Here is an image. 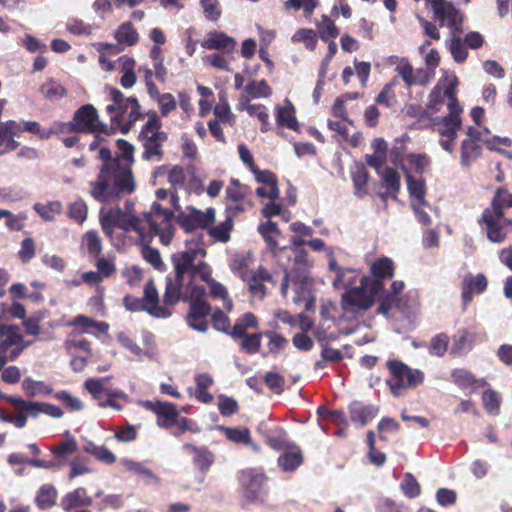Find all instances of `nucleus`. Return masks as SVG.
Wrapping results in <instances>:
<instances>
[{"label": "nucleus", "instance_id": "nucleus-37", "mask_svg": "<svg viewBox=\"0 0 512 512\" xmlns=\"http://www.w3.org/2000/svg\"><path fill=\"white\" fill-rule=\"evenodd\" d=\"M184 286L183 279H174L167 277L166 287L163 295L164 305L168 308L174 306L181 299V289Z\"/></svg>", "mask_w": 512, "mask_h": 512}, {"label": "nucleus", "instance_id": "nucleus-22", "mask_svg": "<svg viewBox=\"0 0 512 512\" xmlns=\"http://www.w3.org/2000/svg\"><path fill=\"white\" fill-rule=\"evenodd\" d=\"M93 504V499L88 495L84 487H78L65 494L60 501L61 508L68 512L78 507H89Z\"/></svg>", "mask_w": 512, "mask_h": 512}, {"label": "nucleus", "instance_id": "nucleus-57", "mask_svg": "<svg viewBox=\"0 0 512 512\" xmlns=\"http://www.w3.org/2000/svg\"><path fill=\"white\" fill-rule=\"evenodd\" d=\"M246 93L251 98H267L272 94V89L267 81L262 79L260 81L252 80L245 87Z\"/></svg>", "mask_w": 512, "mask_h": 512}, {"label": "nucleus", "instance_id": "nucleus-56", "mask_svg": "<svg viewBox=\"0 0 512 512\" xmlns=\"http://www.w3.org/2000/svg\"><path fill=\"white\" fill-rule=\"evenodd\" d=\"M266 444L273 450L280 451L290 448L295 443L287 440V433L283 429L272 432L266 437Z\"/></svg>", "mask_w": 512, "mask_h": 512}, {"label": "nucleus", "instance_id": "nucleus-25", "mask_svg": "<svg viewBox=\"0 0 512 512\" xmlns=\"http://www.w3.org/2000/svg\"><path fill=\"white\" fill-rule=\"evenodd\" d=\"M476 341V334L466 328L459 329L453 336V345L450 351L452 356H462L472 350Z\"/></svg>", "mask_w": 512, "mask_h": 512}, {"label": "nucleus", "instance_id": "nucleus-4", "mask_svg": "<svg viewBox=\"0 0 512 512\" xmlns=\"http://www.w3.org/2000/svg\"><path fill=\"white\" fill-rule=\"evenodd\" d=\"M237 480L242 508L265 501L268 494L267 483L269 478L262 470L256 468L240 470L237 473Z\"/></svg>", "mask_w": 512, "mask_h": 512}, {"label": "nucleus", "instance_id": "nucleus-55", "mask_svg": "<svg viewBox=\"0 0 512 512\" xmlns=\"http://www.w3.org/2000/svg\"><path fill=\"white\" fill-rule=\"evenodd\" d=\"M262 335L268 339L267 348L270 354L277 355L288 344V340L284 336L272 330L263 331Z\"/></svg>", "mask_w": 512, "mask_h": 512}, {"label": "nucleus", "instance_id": "nucleus-45", "mask_svg": "<svg viewBox=\"0 0 512 512\" xmlns=\"http://www.w3.org/2000/svg\"><path fill=\"white\" fill-rule=\"evenodd\" d=\"M78 449L77 442L73 436L61 441L57 445L50 447L51 453L57 461L66 463V458L74 454Z\"/></svg>", "mask_w": 512, "mask_h": 512}, {"label": "nucleus", "instance_id": "nucleus-59", "mask_svg": "<svg viewBox=\"0 0 512 512\" xmlns=\"http://www.w3.org/2000/svg\"><path fill=\"white\" fill-rule=\"evenodd\" d=\"M233 229V221L227 218L215 227L210 228L209 235L215 240L226 243L230 240V232Z\"/></svg>", "mask_w": 512, "mask_h": 512}, {"label": "nucleus", "instance_id": "nucleus-53", "mask_svg": "<svg viewBox=\"0 0 512 512\" xmlns=\"http://www.w3.org/2000/svg\"><path fill=\"white\" fill-rule=\"evenodd\" d=\"M407 189L411 197L415 198L419 205H425L426 185L422 178H415L411 175L407 176Z\"/></svg>", "mask_w": 512, "mask_h": 512}, {"label": "nucleus", "instance_id": "nucleus-16", "mask_svg": "<svg viewBox=\"0 0 512 512\" xmlns=\"http://www.w3.org/2000/svg\"><path fill=\"white\" fill-rule=\"evenodd\" d=\"M488 286L487 278L484 274L473 275L468 273L464 276L461 285L462 308L466 310L472 302L474 294H482Z\"/></svg>", "mask_w": 512, "mask_h": 512}, {"label": "nucleus", "instance_id": "nucleus-12", "mask_svg": "<svg viewBox=\"0 0 512 512\" xmlns=\"http://www.w3.org/2000/svg\"><path fill=\"white\" fill-rule=\"evenodd\" d=\"M143 406L156 415V423L161 428H171L175 425L179 416L177 405L171 402L147 400L143 403Z\"/></svg>", "mask_w": 512, "mask_h": 512}, {"label": "nucleus", "instance_id": "nucleus-19", "mask_svg": "<svg viewBox=\"0 0 512 512\" xmlns=\"http://www.w3.org/2000/svg\"><path fill=\"white\" fill-rule=\"evenodd\" d=\"M143 301L148 307L147 313L155 318H168L172 315L171 308L159 304L158 291L152 279L144 286Z\"/></svg>", "mask_w": 512, "mask_h": 512}, {"label": "nucleus", "instance_id": "nucleus-31", "mask_svg": "<svg viewBox=\"0 0 512 512\" xmlns=\"http://www.w3.org/2000/svg\"><path fill=\"white\" fill-rule=\"evenodd\" d=\"M451 381L461 390H470V393L475 392L479 386V380L475 375L464 368H455L450 374Z\"/></svg>", "mask_w": 512, "mask_h": 512}, {"label": "nucleus", "instance_id": "nucleus-30", "mask_svg": "<svg viewBox=\"0 0 512 512\" xmlns=\"http://www.w3.org/2000/svg\"><path fill=\"white\" fill-rule=\"evenodd\" d=\"M437 131L443 137H457L458 131L462 128V118L454 117L452 115H445L443 117H435Z\"/></svg>", "mask_w": 512, "mask_h": 512}, {"label": "nucleus", "instance_id": "nucleus-7", "mask_svg": "<svg viewBox=\"0 0 512 512\" xmlns=\"http://www.w3.org/2000/svg\"><path fill=\"white\" fill-rule=\"evenodd\" d=\"M382 292V286L378 281H371V277L362 276L360 285L348 289L342 296L349 306L367 310L375 303V297Z\"/></svg>", "mask_w": 512, "mask_h": 512}, {"label": "nucleus", "instance_id": "nucleus-23", "mask_svg": "<svg viewBox=\"0 0 512 512\" xmlns=\"http://www.w3.org/2000/svg\"><path fill=\"white\" fill-rule=\"evenodd\" d=\"M303 461L301 448L294 444L278 457L277 464L283 472H294L303 464Z\"/></svg>", "mask_w": 512, "mask_h": 512}, {"label": "nucleus", "instance_id": "nucleus-8", "mask_svg": "<svg viewBox=\"0 0 512 512\" xmlns=\"http://www.w3.org/2000/svg\"><path fill=\"white\" fill-rule=\"evenodd\" d=\"M109 94L113 104L108 105L106 111L110 115L111 122L120 121L126 113L131 122H137L144 117L136 97H125L117 88H110Z\"/></svg>", "mask_w": 512, "mask_h": 512}, {"label": "nucleus", "instance_id": "nucleus-5", "mask_svg": "<svg viewBox=\"0 0 512 512\" xmlns=\"http://www.w3.org/2000/svg\"><path fill=\"white\" fill-rule=\"evenodd\" d=\"M389 378L386 384L394 397H400L408 389L416 388L424 382V373L412 369L401 360L389 359L386 362Z\"/></svg>", "mask_w": 512, "mask_h": 512}, {"label": "nucleus", "instance_id": "nucleus-39", "mask_svg": "<svg viewBox=\"0 0 512 512\" xmlns=\"http://www.w3.org/2000/svg\"><path fill=\"white\" fill-rule=\"evenodd\" d=\"M296 256L294 260V266L291 271L284 269V274L280 284L281 295L285 298L288 294L290 279L292 278V273L295 271L296 267L299 268H307V252L305 249H296Z\"/></svg>", "mask_w": 512, "mask_h": 512}, {"label": "nucleus", "instance_id": "nucleus-49", "mask_svg": "<svg viewBox=\"0 0 512 512\" xmlns=\"http://www.w3.org/2000/svg\"><path fill=\"white\" fill-rule=\"evenodd\" d=\"M262 338V332L247 333L246 336L239 339V349L249 355L257 354L261 351Z\"/></svg>", "mask_w": 512, "mask_h": 512}, {"label": "nucleus", "instance_id": "nucleus-32", "mask_svg": "<svg viewBox=\"0 0 512 512\" xmlns=\"http://www.w3.org/2000/svg\"><path fill=\"white\" fill-rule=\"evenodd\" d=\"M58 491L52 484H43L35 496V504L40 510H47L56 505Z\"/></svg>", "mask_w": 512, "mask_h": 512}, {"label": "nucleus", "instance_id": "nucleus-27", "mask_svg": "<svg viewBox=\"0 0 512 512\" xmlns=\"http://www.w3.org/2000/svg\"><path fill=\"white\" fill-rule=\"evenodd\" d=\"M396 71L408 87L413 85L424 86L428 82V77L426 74H424L422 71L414 72L413 67L408 61H402L400 64H398Z\"/></svg>", "mask_w": 512, "mask_h": 512}, {"label": "nucleus", "instance_id": "nucleus-64", "mask_svg": "<svg viewBox=\"0 0 512 512\" xmlns=\"http://www.w3.org/2000/svg\"><path fill=\"white\" fill-rule=\"evenodd\" d=\"M400 487L404 495L410 499L416 498L421 493V487L417 479L409 472L404 475Z\"/></svg>", "mask_w": 512, "mask_h": 512}, {"label": "nucleus", "instance_id": "nucleus-61", "mask_svg": "<svg viewBox=\"0 0 512 512\" xmlns=\"http://www.w3.org/2000/svg\"><path fill=\"white\" fill-rule=\"evenodd\" d=\"M318 0H286L284 2L285 10H295L298 11L303 9L305 17H310L313 14V11L318 5Z\"/></svg>", "mask_w": 512, "mask_h": 512}, {"label": "nucleus", "instance_id": "nucleus-10", "mask_svg": "<svg viewBox=\"0 0 512 512\" xmlns=\"http://www.w3.org/2000/svg\"><path fill=\"white\" fill-rule=\"evenodd\" d=\"M177 215L173 214L172 221H175L186 232L191 233L197 229H205L212 225L215 221V210L208 208L205 212L194 207H187L185 211L176 208ZM172 225H174L172 223ZM175 228V226H173Z\"/></svg>", "mask_w": 512, "mask_h": 512}, {"label": "nucleus", "instance_id": "nucleus-18", "mask_svg": "<svg viewBox=\"0 0 512 512\" xmlns=\"http://www.w3.org/2000/svg\"><path fill=\"white\" fill-rule=\"evenodd\" d=\"M20 136L18 122L7 120L0 122V156H4L19 148L20 143L15 137Z\"/></svg>", "mask_w": 512, "mask_h": 512}, {"label": "nucleus", "instance_id": "nucleus-33", "mask_svg": "<svg viewBox=\"0 0 512 512\" xmlns=\"http://www.w3.org/2000/svg\"><path fill=\"white\" fill-rule=\"evenodd\" d=\"M202 47L208 50H222L226 53H233L236 48L235 39L226 34H212L202 42Z\"/></svg>", "mask_w": 512, "mask_h": 512}, {"label": "nucleus", "instance_id": "nucleus-63", "mask_svg": "<svg viewBox=\"0 0 512 512\" xmlns=\"http://www.w3.org/2000/svg\"><path fill=\"white\" fill-rule=\"evenodd\" d=\"M114 188L117 192L131 193L134 190V182L131 171L122 170L114 177Z\"/></svg>", "mask_w": 512, "mask_h": 512}, {"label": "nucleus", "instance_id": "nucleus-41", "mask_svg": "<svg viewBox=\"0 0 512 512\" xmlns=\"http://www.w3.org/2000/svg\"><path fill=\"white\" fill-rule=\"evenodd\" d=\"M506 208H512V193L505 187H498L492 198L490 211L496 213V216H504Z\"/></svg>", "mask_w": 512, "mask_h": 512}, {"label": "nucleus", "instance_id": "nucleus-46", "mask_svg": "<svg viewBox=\"0 0 512 512\" xmlns=\"http://www.w3.org/2000/svg\"><path fill=\"white\" fill-rule=\"evenodd\" d=\"M34 210L44 221H53L57 215H60L63 210L60 201H48L46 203H36Z\"/></svg>", "mask_w": 512, "mask_h": 512}, {"label": "nucleus", "instance_id": "nucleus-17", "mask_svg": "<svg viewBox=\"0 0 512 512\" xmlns=\"http://www.w3.org/2000/svg\"><path fill=\"white\" fill-rule=\"evenodd\" d=\"M502 219L503 216H496L490 208H486L478 221L480 225H485L487 238L492 243H502L507 238Z\"/></svg>", "mask_w": 512, "mask_h": 512}, {"label": "nucleus", "instance_id": "nucleus-20", "mask_svg": "<svg viewBox=\"0 0 512 512\" xmlns=\"http://www.w3.org/2000/svg\"><path fill=\"white\" fill-rule=\"evenodd\" d=\"M206 251L202 248H193L185 250L181 253L175 254L172 257V262L175 270V277L183 279L186 274L190 275L194 266V261L198 255L205 256Z\"/></svg>", "mask_w": 512, "mask_h": 512}, {"label": "nucleus", "instance_id": "nucleus-11", "mask_svg": "<svg viewBox=\"0 0 512 512\" xmlns=\"http://www.w3.org/2000/svg\"><path fill=\"white\" fill-rule=\"evenodd\" d=\"M277 272H269L264 266H258L253 270L246 281L248 284V291L250 295L259 300H263L267 294L268 289L265 283L271 284L272 287L277 285Z\"/></svg>", "mask_w": 512, "mask_h": 512}, {"label": "nucleus", "instance_id": "nucleus-14", "mask_svg": "<svg viewBox=\"0 0 512 512\" xmlns=\"http://www.w3.org/2000/svg\"><path fill=\"white\" fill-rule=\"evenodd\" d=\"M183 450L192 455V464L201 474L199 483L204 484L206 474L215 462L214 453L206 446H196L192 443L184 444Z\"/></svg>", "mask_w": 512, "mask_h": 512}, {"label": "nucleus", "instance_id": "nucleus-42", "mask_svg": "<svg viewBox=\"0 0 512 512\" xmlns=\"http://www.w3.org/2000/svg\"><path fill=\"white\" fill-rule=\"evenodd\" d=\"M257 230L263 237L264 241L267 243L268 248L274 251L278 247L276 237L281 235V231L278 228L277 223L268 220L266 222L260 223Z\"/></svg>", "mask_w": 512, "mask_h": 512}, {"label": "nucleus", "instance_id": "nucleus-9", "mask_svg": "<svg viewBox=\"0 0 512 512\" xmlns=\"http://www.w3.org/2000/svg\"><path fill=\"white\" fill-rule=\"evenodd\" d=\"M67 125L73 132H100L106 135L113 133V128H109L106 124L99 121L98 112L92 104H85L77 109L72 120Z\"/></svg>", "mask_w": 512, "mask_h": 512}, {"label": "nucleus", "instance_id": "nucleus-28", "mask_svg": "<svg viewBox=\"0 0 512 512\" xmlns=\"http://www.w3.org/2000/svg\"><path fill=\"white\" fill-rule=\"evenodd\" d=\"M68 326L78 328L81 334L89 333L90 329L94 328L98 332L105 334L108 332L110 325L104 321H96L93 318L79 314L75 316Z\"/></svg>", "mask_w": 512, "mask_h": 512}, {"label": "nucleus", "instance_id": "nucleus-50", "mask_svg": "<svg viewBox=\"0 0 512 512\" xmlns=\"http://www.w3.org/2000/svg\"><path fill=\"white\" fill-rule=\"evenodd\" d=\"M328 267L330 271H333L336 274L332 283L334 288H348L355 282L354 280L345 279L346 273H352L354 270L340 267L334 256H330Z\"/></svg>", "mask_w": 512, "mask_h": 512}, {"label": "nucleus", "instance_id": "nucleus-43", "mask_svg": "<svg viewBox=\"0 0 512 512\" xmlns=\"http://www.w3.org/2000/svg\"><path fill=\"white\" fill-rule=\"evenodd\" d=\"M82 246L85 247L89 257L98 258L102 254L103 244L96 230H89L82 237Z\"/></svg>", "mask_w": 512, "mask_h": 512}, {"label": "nucleus", "instance_id": "nucleus-35", "mask_svg": "<svg viewBox=\"0 0 512 512\" xmlns=\"http://www.w3.org/2000/svg\"><path fill=\"white\" fill-rule=\"evenodd\" d=\"M109 377L93 379L89 378L85 381L84 387L87 391L92 395V397L98 401L99 406H103L107 397L109 396V392H112L113 389L106 388L104 386V382L108 380Z\"/></svg>", "mask_w": 512, "mask_h": 512}, {"label": "nucleus", "instance_id": "nucleus-36", "mask_svg": "<svg viewBox=\"0 0 512 512\" xmlns=\"http://www.w3.org/2000/svg\"><path fill=\"white\" fill-rule=\"evenodd\" d=\"M115 43H101V49L109 54H119L125 50L127 46L136 44L139 40L138 34H115Z\"/></svg>", "mask_w": 512, "mask_h": 512}, {"label": "nucleus", "instance_id": "nucleus-3", "mask_svg": "<svg viewBox=\"0 0 512 512\" xmlns=\"http://www.w3.org/2000/svg\"><path fill=\"white\" fill-rule=\"evenodd\" d=\"M147 117L138 135L143 148L142 158L160 161L164 156L163 145L168 140V134L162 130V121L155 111H149Z\"/></svg>", "mask_w": 512, "mask_h": 512}, {"label": "nucleus", "instance_id": "nucleus-62", "mask_svg": "<svg viewBox=\"0 0 512 512\" xmlns=\"http://www.w3.org/2000/svg\"><path fill=\"white\" fill-rule=\"evenodd\" d=\"M482 402L484 409L491 415H498L500 411V396L499 394L492 390L488 389L482 394Z\"/></svg>", "mask_w": 512, "mask_h": 512}, {"label": "nucleus", "instance_id": "nucleus-6", "mask_svg": "<svg viewBox=\"0 0 512 512\" xmlns=\"http://www.w3.org/2000/svg\"><path fill=\"white\" fill-rule=\"evenodd\" d=\"M26 348L20 328L14 324H0V371L7 362L15 361Z\"/></svg>", "mask_w": 512, "mask_h": 512}, {"label": "nucleus", "instance_id": "nucleus-52", "mask_svg": "<svg viewBox=\"0 0 512 512\" xmlns=\"http://www.w3.org/2000/svg\"><path fill=\"white\" fill-rule=\"evenodd\" d=\"M229 268L232 273L238 276L242 281H247L251 272L249 271L248 257L242 254H236L229 262Z\"/></svg>", "mask_w": 512, "mask_h": 512}, {"label": "nucleus", "instance_id": "nucleus-48", "mask_svg": "<svg viewBox=\"0 0 512 512\" xmlns=\"http://www.w3.org/2000/svg\"><path fill=\"white\" fill-rule=\"evenodd\" d=\"M22 390L28 397H35L38 395H49L53 392V388L43 381H36L30 377L22 381Z\"/></svg>", "mask_w": 512, "mask_h": 512}, {"label": "nucleus", "instance_id": "nucleus-2", "mask_svg": "<svg viewBox=\"0 0 512 512\" xmlns=\"http://www.w3.org/2000/svg\"><path fill=\"white\" fill-rule=\"evenodd\" d=\"M425 7L432 13L435 23L426 21L425 32H436V25L449 32H463L467 16L455 3L448 0H425Z\"/></svg>", "mask_w": 512, "mask_h": 512}, {"label": "nucleus", "instance_id": "nucleus-51", "mask_svg": "<svg viewBox=\"0 0 512 512\" xmlns=\"http://www.w3.org/2000/svg\"><path fill=\"white\" fill-rule=\"evenodd\" d=\"M276 120L279 126L287 127L294 131L298 129L295 109L290 102L289 106L278 107Z\"/></svg>", "mask_w": 512, "mask_h": 512}, {"label": "nucleus", "instance_id": "nucleus-54", "mask_svg": "<svg viewBox=\"0 0 512 512\" xmlns=\"http://www.w3.org/2000/svg\"><path fill=\"white\" fill-rule=\"evenodd\" d=\"M40 93L50 101H56L66 95V89L57 81L49 80L40 87Z\"/></svg>", "mask_w": 512, "mask_h": 512}, {"label": "nucleus", "instance_id": "nucleus-21", "mask_svg": "<svg viewBox=\"0 0 512 512\" xmlns=\"http://www.w3.org/2000/svg\"><path fill=\"white\" fill-rule=\"evenodd\" d=\"M350 420L357 426L363 427L371 422L379 413L376 405H366L360 401H353L348 406Z\"/></svg>", "mask_w": 512, "mask_h": 512}, {"label": "nucleus", "instance_id": "nucleus-47", "mask_svg": "<svg viewBox=\"0 0 512 512\" xmlns=\"http://www.w3.org/2000/svg\"><path fill=\"white\" fill-rule=\"evenodd\" d=\"M379 175L388 193L396 198V194L400 190V174L394 168L386 166Z\"/></svg>", "mask_w": 512, "mask_h": 512}, {"label": "nucleus", "instance_id": "nucleus-13", "mask_svg": "<svg viewBox=\"0 0 512 512\" xmlns=\"http://www.w3.org/2000/svg\"><path fill=\"white\" fill-rule=\"evenodd\" d=\"M211 311V305L205 299H193L186 317L188 326L198 332H207L209 328L207 317Z\"/></svg>", "mask_w": 512, "mask_h": 512}, {"label": "nucleus", "instance_id": "nucleus-38", "mask_svg": "<svg viewBox=\"0 0 512 512\" xmlns=\"http://www.w3.org/2000/svg\"><path fill=\"white\" fill-rule=\"evenodd\" d=\"M480 142L464 139L461 142L460 163L463 167H469L481 155Z\"/></svg>", "mask_w": 512, "mask_h": 512}, {"label": "nucleus", "instance_id": "nucleus-24", "mask_svg": "<svg viewBox=\"0 0 512 512\" xmlns=\"http://www.w3.org/2000/svg\"><path fill=\"white\" fill-rule=\"evenodd\" d=\"M370 272L373 278L371 281H378L382 286V292L384 291L383 280L392 279L395 274V265L391 258L381 257L374 261L370 266Z\"/></svg>", "mask_w": 512, "mask_h": 512}, {"label": "nucleus", "instance_id": "nucleus-15", "mask_svg": "<svg viewBox=\"0 0 512 512\" xmlns=\"http://www.w3.org/2000/svg\"><path fill=\"white\" fill-rule=\"evenodd\" d=\"M4 398L8 403L13 405L17 411H26L33 416H36L40 412L53 418H61L63 416L61 408L54 404L26 401L15 396H5Z\"/></svg>", "mask_w": 512, "mask_h": 512}, {"label": "nucleus", "instance_id": "nucleus-44", "mask_svg": "<svg viewBox=\"0 0 512 512\" xmlns=\"http://www.w3.org/2000/svg\"><path fill=\"white\" fill-rule=\"evenodd\" d=\"M225 194L227 201H247L251 195V190L248 186L242 185L238 179H231Z\"/></svg>", "mask_w": 512, "mask_h": 512}, {"label": "nucleus", "instance_id": "nucleus-26", "mask_svg": "<svg viewBox=\"0 0 512 512\" xmlns=\"http://www.w3.org/2000/svg\"><path fill=\"white\" fill-rule=\"evenodd\" d=\"M457 86H458V78L456 76L451 77L450 79H446L444 83L443 95L447 98V108L449 113L447 115H452L454 117H461L463 113V107L460 105L457 98Z\"/></svg>", "mask_w": 512, "mask_h": 512}, {"label": "nucleus", "instance_id": "nucleus-34", "mask_svg": "<svg viewBox=\"0 0 512 512\" xmlns=\"http://www.w3.org/2000/svg\"><path fill=\"white\" fill-rule=\"evenodd\" d=\"M351 178L355 188L354 194L362 198L368 194L367 184L369 181V172L362 163L356 164L351 171Z\"/></svg>", "mask_w": 512, "mask_h": 512}, {"label": "nucleus", "instance_id": "nucleus-58", "mask_svg": "<svg viewBox=\"0 0 512 512\" xmlns=\"http://www.w3.org/2000/svg\"><path fill=\"white\" fill-rule=\"evenodd\" d=\"M449 337L446 333H438L430 340L428 351L431 355L443 357L448 350Z\"/></svg>", "mask_w": 512, "mask_h": 512}, {"label": "nucleus", "instance_id": "nucleus-40", "mask_svg": "<svg viewBox=\"0 0 512 512\" xmlns=\"http://www.w3.org/2000/svg\"><path fill=\"white\" fill-rule=\"evenodd\" d=\"M91 196L100 202L107 201V189L109 186V173H107V167L102 166L97 178V181L91 182Z\"/></svg>", "mask_w": 512, "mask_h": 512}, {"label": "nucleus", "instance_id": "nucleus-1", "mask_svg": "<svg viewBox=\"0 0 512 512\" xmlns=\"http://www.w3.org/2000/svg\"><path fill=\"white\" fill-rule=\"evenodd\" d=\"M142 216L125 213L117 207L105 214L101 211L99 221L104 234L110 239L117 227L125 232L135 231L141 242H151L153 237L158 236L162 245H169L174 237L173 212L153 202L150 210L143 212Z\"/></svg>", "mask_w": 512, "mask_h": 512}, {"label": "nucleus", "instance_id": "nucleus-29", "mask_svg": "<svg viewBox=\"0 0 512 512\" xmlns=\"http://www.w3.org/2000/svg\"><path fill=\"white\" fill-rule=\"evenodd\" d=\"M258 324L257 317L252 312H246L231 326L228 335L234 340L240 339L246 336L248 329H256Z\"/></svg>", "mask_w": 512, "mask_h": 512}, {"label": "nucleus", "instance_id": "nucleus-60", "mask_svg": "<svg viewBox=\"0 0 512 512\" xmlns=\"http://www.w3.org/2000/svg\"><path fill=\"white\" fill-rule=\"evenodd\" d=\"M466 42L460 37H452L449 43V51L457 63H463L468 57Z\"/></svg>", "mask_w": 512, "mask_h": 512}]
</instances>
